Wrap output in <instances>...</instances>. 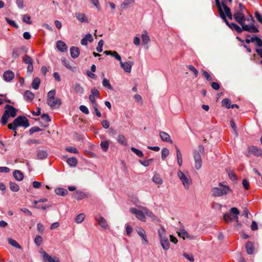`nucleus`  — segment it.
<instances>
[{
	"mask_svg": "<svg viewBox=\"0 0 262 262\" xmlns=\"http://www.w3.org/2000/svg\"><path fill=\"white\" fill-rule=\"evenodd\" d=\"M109 146H110L109 140H103V141H102L100 143V147H101L102 150L104 152H106L107 151Z\"/></svg>",
	"mask_w": 262,
	"mask_h": 262,
	"instance_id": "obj_30",
	"label": "nucleus"
},
{
	"mask_svg": "<svg viewBox=\"0 0 262 262\" xmlns=\"http://www.w3.org/2000/svg\"><path fill=\"white\" fill-rule=\"evenodd\" d=\"M24 96L25 99L27 101H31L34 98V94L29 91H26Z\"/></svg>",
	"mask_w": 262,
	"mask_h": 262,
	"instance_id": "obj_33",
	"label": "nucleus"
},
{
	"mask_svg": "<svg viewBox=\"0 0 262 262\" xmlns=\"http://www.w3.org/2000/svg\"><path fill=\"white\" fill-rule=\"evenodd\" d=\"M121 67L124 70L126 73H130L132 70V67L134 64L133 61H128L123 62L121 60L120 62Z\"/></svg>",
	"mask_w": 262,
	"mask_h": 262,
	"instance_id": "obj_12",
	"label": "nucleus"
},
{
	"mask_svg": "<svg viewBox=\"0 0 262 262\" xmlns=\"http://www.w3.org/2000/svg\"><path fill=\"white\" fill-rule=\"evenodd\" d=\"M158 236L162 248L165 250H168L170 247V244L166 231L163 227H161L158 230Z\"/></svg>",
	"mask_w": 262,
	"mask_h": 262,
	"instance_id": "obj_6",
	"label": "nucleus"
},
{
	"mask_svg": "<svg viewBox=\"0 0 262 262\" xmlns=\"http://www.w3.org/2000/svg\"><path fill=\"white\" fill-rule=\"evenodd\" d=\"M47 103L52 109L59 108L61 103V100L57 98H55L51 100H47Z\"/></svg>",
	"mask_w": 262,
	"mask_h": 262,
	"instance_id": "obj_11",
	"label": "nucleus"
},
{
	"mask_svg": "<svg viewBox=\"0 0 262 262\" xmlns=\"http://www.w3.org/2000/svg\"><path fill=\"white\" fill-rule=\"evenodd\" d=\"M226 23V24L232 30H235L238 33H241L243 30V27L242 28L239 27L235 23H229L227 19L226 18V15H225V17L221 18Z\"/></svg>",
	"mask_w": 262,
	"mask_h": 262,
	"instance_id": "obj_10",
	"label": "nucleus"
},
{
	"mask_svg": "<svg viewBox=\"0 0 262 262\" xmlns=\"http://www.w3.org/2000/svg\"><path fill=\"white\" fill-rule=\"evenodd\" d=\"M103 43L104 42L102 39L99 40V41L98 42L97 47L96 48V50L98 52L100 53L102 51V47L103 45Z\"/></svg>",
	"mask_w": 262,
	"mask_h": 262,
	"instance_id": "obj_57",
	"label": "nucleus"
},
{
	"mask_svg": "<svg viewBox=\"0 0 262 262\" xmlns=\"http://www.w3.org/2000/svg\"><path fill=\"white\" fill-rule=\"evenodd\" d=\"M248 150L256 156L262 155V150L256 146H251L248 147Z\"/></svg>",
	"mask_w": 262,
	"mask_h": 262,
	"instance_id": "obj_15",
	"label": "nucleus"
},
{
	"mask_svg": "<svg viewBox=\"0 0 262 262\" xmlns=\"http://www.w3.org/2000/svg\"><path fill=\"white\" fill-rule=\"evenodd\" d=\"M23 61L27 64H31L33 63V60L31 58L30 56H29L28 55H25L23 57Z\"/></svg>",
	"mask_w": 262,
	"mask_h": 262,
	"instance_id": "obj_38",
	"label": "nucleus"
},
{
	"mask_svg": "<svg viewBox=\"0 0 262 262\" xmlns=\"http://www.w3.org/2000/svg\"><path fill=\"white\" fill-rule=\"evenodd\" d=\"M179 235L182 237L184 239L185 238L191 239V236L189 235L188 232L184 229H181L180 231L178 232Z\"/></svg>",
	"mask_w": 262,
	"mask_h": 262,
	"instance_id": "obj_31",
	"label": "nucleus"
},
{
	"mask_svg": "<svg viewBox=\"0 0 262 262\" xmlns=\"http://www.w3.org/2000/svg\"><path fill=\"white\" fill-rule=\"evenodd\" d=\"M142 39L143 44L147 45L150 41V38L148 35H147V33L145 31L144 33L142 35Z\"/></svg>",
	"mask_w": 262,
	"mask_h": 262,
	"instance_id": "obj_40",
	"label": "nucleus"
},
{
	"mask_svg": "<svg viewBox=\"0 0 262 262\" xmlns=\"http://www.w3.org/2000/svg\"><path fill=\"white\" fill-rule=\"evenodd\" d=\"M90 95H92L94 97L98 98L99 97V92L95 88L92 89Z\"/></svg>",
	"mask_w": 262,
	"mask_h": 262,
	"instance_id": "obj_53",
	"label": "nucleus"
},
{
	"mask_svg": "<svg viewBox=\"0 0 262 262\" xmlns=\"http://www.w3.org/2000/svg\"><path fill=\"white\" fill-rule=\"evenodd\" d=\"M160 136L163 141L172 143L170 137L167 133L164 132H160Z\"/></svg>",
	"mask_w": 262,
	"mask_h": 262,
	"instance_id": "obj_23",
	"label": "nucleus"
},
{
	"mask_svg": "<svg viewBox=\"0 0 262 262\" xmlns=\"http://www.w3.org/2000/svg\"><path fill=\"white\" fill-rule=\"evenodd\" d=\"M235 20L243 27V30L250 33H257L258 29L253 24L247 25L245 24L246 20L245 16L242 11H237L233 14Z\"/></svg>",
	"mask_w": 262,
	"mask_h": 262,
	"instance_id": "obj_1",
	"label": "nucleus"
},
{
	"mask_svg": "<svg viewBox=\"0 0 262 262\" xmlns=\"http://www.w3.org/2000/svg\"><path fill=\"white\" fill-rule=\"evenodd\" d=\"M25 48L22 47H18V48H14L13 49L12 53V57L13 58V59H16L18 58L20 55H21L23 52L24 51Z\"/></svg>",
	"mask_w": 262,
	"mask_h": 262,
	"instance_id": "obj_13",
	"label": "nucleus"
},
{
	"mask_svg": "<svg viewBox=\"0 0 262 262\" xmlns=\"http://www.w3.org/2000/svg\"><path fill=\"white\" fill-rule=\"evenodd\" d=\"M56 92L55 90H52L49 91L48 93V100L53 99L56 98L55 96Z\"/></svg>",
	"mask_w": 262,
	"mask_h": 262,
	"instance_id": "obj_52",
	"label": "nucleus"
},
{
	"mask_svg": "<svg viewBox=\"0 0 262 262\" xmlns=\"http://www.w3.org/2000/svg\"><path fill=\"white\" fill-rule=\"evenodd\" d=\"M66 150L67 151L71 152V153H74V154L78 153V151L77 149V148H76L75 147H71V146L67 147H66Z\"/></svg>",
	"mask_w": 262,
	"mask_h": 262,
	"instance_id": "obj_58",
	"label": "nucleus"
},
{
	"mask_svg": "<svg viewBox=\"0 0 262 262\" xmlns=\"http://www.w3.org/2000/svg\"><path fill=\"white\" fill-rule=\"evenodd\" d=\"M37 231L40 233H43V231H44V226L43 225L41 224V223H38L37 225Z\"/></svg>",
	"mask_w": 262,
	"mask_h": 262,
	"instance_id": "obj_62",
	"label": "nucleus"
},
{
	"mask_svg": "<svg viewBox=\"0 0 262 262\" xmlns=\"http://www.w3.org/2000/svg\"><path fill=\"white\" fill-rule=\"evenodd\" d=\"M5 111L1 118V123L6 125L9 117L14 118L16 116L17 110L13 106L7 104L5 107Z\"/></svg>",
	"mask_w": 262,
	"mask_h": 262,
	"instance_id": "obj_5",
	"label": "nucleus"
},
{
	"mask_svg": "<svg viewBox=\"0 0 262 262\" xmlns=\"http://www.w3.org/2000/svg\"><path fill=\"white\" fill-rule=\"evenodd\" d=\"M222 6L224 10V14L226 15V17H228L230 19H232V15L230 10V9L227 6L226 4L224 3V2H222Z\"/></svg>",
	"mask_w": 262,
	"mask_h": 262,
	"instance_id": "obj_20",
	"label": "nucleus"
},
{
	"mask_svg": "<svg viewBox=\"0 0 262 262\" xmlns=\"http://www.w3.org/2000/svg\"><path fill=\"white\" fill-rule=\"evenodd\" d=\"M13 176L16 180L20 181L24 178L23 173L19 170H15L13 173Z\"/></svg>",
	"mask_w": 262,
	"mask_h": 262,
	"instance_id": "obj_28",
	"label": "nucleus"
},
{
	"mask_svg": "<svg viewBox=\"0 0 262 262\" xmlns=\"http://www.w3.org/2000/svg\"><path fill=\"white\" fill-rule=\"evenodd\" d=\"M96 220L102 228L104 229L108 228L107 223L103 217L99 216L98 217H96Z\"/></svg>",
	"mask_w": 262,
	"mask_h": 262,
	"instance_id": "obj_17",
	"label": "nucleus"
},
{
	"mask_svg": "<svg viewBox=\"0 0 262 262\" xmlns=\"http://www.w3.org/2000/svg\"><path fill=\"white\" fill-rule=\"evenodd\" d=\"M102 85L104 87L107 88L108 89L110 90H113V87L110 84V81L106 78H103L102 80Z\"/></svg>",
	"mask_w": 262,
	"mask_h": 262,
	"instance_id": "obj_44",
	"label": "nucleus"
},
{
	"mask_svg": "<svg viewBox=\"0 0 262 262\" xmlns=\"http://www.w3.org/2000/svg\"><path fill=\"white\" fill-rule=\"evenodd\" d=\"M67 162L71 167H74L77 164V160L75 157L68 158L67 160Z\"/></svg>",
	"mask_w": 262,
	"mask_h": 262,
	"instance_id": "obj_36",
	"label": "nucleus"
},
{
	"mask_svg": "<svg viewBox=\"0 0 262 262\" xmlns=\"http://www.w3.org/2000/svg\"><path fill=\"white\" fill-rule=\"evenodd\" d=\"M255 17L256 18V19H257V20L259 23L262 24V16H261V15L258 12H256L255 13Z\"/></svg>",
	"mask_w": 262,
	"mask_h": 262,
	"instance_id": "obj_64",
	"label": "nucleus"
},
{
	"mask_svg": "<svg viewBox=\"0 0 262 262\" xmlns=\"http://www.w3.org/2000/svg\"><path fill=\"white\" fill-rule=\"evenodd\" d=\"M205 149L202 145H199L198 151L194 150L193 152V158L195 161V167L196 169H199L202 166V160L201 154H204Z\"/></svg>",
	"mask_w": 262,
	"mask_h": 262,
	"instance_id": "obj_7",
	"label": "nucleus"
},
{
	"mask_svg": "<svg viewBox=\"0 0 262 262\" xmlns=\"http://www.w3.org/2000/svg\"><path fill=\"white\" fill-rule=\"evenodd\" d=\"M85 216L84 213H80L77 215L75 219V222L77 224L81 223L83 221Z\"/></svg>",
	"mask_w": 262,
	"mask_h": 262,
	"instance_id": "obj_41",
	"label": "nucleus"
},
{
	"mask_svg": "<svg viewBox=\"0 0 262 262\" xmlns=\"http://www.w3.org/2000/svg\"><path fill=\"white\" fill-rule=\"evenodd\" d=\"M80 51L78 48L76 47H72L70 48V54L72 57L76 58L79 55Z\"/></svg>",
	"mask_w": 262,
	"mask_h": 262,
	"instance_id": "obj_22",
	"label": "nucleus"
},
{
	"mask_svg": "<svg viewBox=\"0 0 262 262\" xmlns=\"http://www.w3.org/2000/svg\"><path fill=\"white\" fill-rule=\"evenodd\" d=\"M30 124L28 119L24 116H18L15 119L12 123H9L8 125L9 129L12 130H15L17 127L23 126L25 128H27L29 126Z\"/></svg>",
	"mask_w": 262,
	"mask_h": 262,
	"instance_id": "obj_4",
	"label": "nucleus"
},
{
	"mask_svg": "<svg viewBox=\"0 0 262 262\" xmlns=\"http://www.w3.org/2000/svg\"><path fill=\"white\" fill-rule=\"evenodd\" d=\"M232 192V190L229 186L224 185L222 183H220L219 187L212 188L211 191V195L214 197L226 195Z\"/></svg>",
	"mask_w": 262,
	"mask_h": 262,
	"instance_id": "obj_3",
	"label": "nucleus"
},
{
	"mask_svg": "<svg viewBox=\"0 0 262 262\" xmlns=\"http://www.w3.org/2000/svg\"><path fill=\"white\" fill-rule=\"evenodd\" d=\"M242 185L245 189L248 190L249 189V183L246 179H244L243 180Z\"/></svg>",
	"mask_w": 262,
	"mask_h": 262,
	"instance_id": "obj_63",
	"label": "nucleus"
},
{
	"mask_svg": "<svg viewBox=\"0 0 262 262\" xmlns=\"http://www.w3.org/2000/svg\"><path fill=\"white\" fill-rule=\"evenodd\" d=\"M56 47L60 51L64 52L67 51V46L64 42L59 40L56 42Z\"/></svg>",
	"mask_w": 262,
	"mask_h": 262,
	"instance_id": "obj_19",
	"label": "nucleus"
},
{
	"mask_svg": "<svg viewBox=\"0 0 262 262\" xmlns=\"http://www.w3.org/2000/svg\"><path fill=\"white\" fill-rule=\"evenodd\" d=\"M188 68L190 71L193 73L195 77L198 76L199 73L198 71L192 65H189Z\"/></svg>",
	"mask_w": 262,
	"mask_h": 262,
	"instance_id": "obj_54",
	"label": "nucleus"
},
{
	"mask_svg": "<svg viewBox=\"0 0 262 262\" xmlns=\"http://www.w3.org/2000/svg\"><path fill=\"white\" fill-rule=\"evenodd\" d=\"M152 179L153 182L157 184H161L163 183L162 179L158 174H155Z\"/></svg>",
	"mask_w": 262,
	"mask_h": 262,
	"instance_id": "obj_43",
	"label": "nucleus"
},
{
	"mask_svg": "<svg viewBox=\"0 0 262 262\" xmlns=\"http://www.w3.org/2000/svg\"><path fill=\"white\" fill-rule=\"evenodd\" d=\"M130 150L139 157L142 158L144 157V154L141 150H139L135 147H131Z\"/></svg>",
	"mask_w": 262,
	"mask_h": 262,
	"instance_id": "obj_45",
	"label": "nucleus"
},
{
	"mask_svg": "<svg viewBox=\"0 0 262 262\" xmlns=\"http://www.w3.org/2000/svg\"><path fill=\"white\" fill-rule=\"evenodd\" d=\"M40 83V80L38 77H35L32 83V86L35 90H37L39 88Z\"/></svg>",
	"mask_w": 262,
	"mask_h": 262,
	"instance_id": "obj_37",
	"label": "nucleus"
},
{
	"mask_svg": "<svg viewBox=\"0 0 262 262\" xmlns=\"http://www.w3.org/2000/svg\"><path fill=\"white\" fill-rule=\"evenodd\" d=\"M42 242V238L40 235H36L35 239H34V242L37 246H40Z\"/></svg>",
	"mask_w": 262,
	"mask_h": 262,
	"instance_id": "obj_55",
	"label": "nucleus"
},
{
	"mask_svg": "<svg viewBox=\"0 0 262 262\" xmlns=\"http://www.w3.org/2000/svg\"><path fill=\"white\" fill-rule=\"evenodd\" d=\"M93 41V38L92 35L90 33L86 34L85 36L81 40V43L82 45H86L88 41L91 42Z\"/></svg>",
	"mask_w": 262,
	"mask_h": 262,
	"instance_id": "obj_24",
	"label": "nucleus"
},
{
	"mask_svg": "<svg viewBox=\"0 0 262 262\" xmlns=\"http://www.w3.org/2000/svg\"><path fill=\"white\" fill-rule=\"evenodd\" d=\"M223 219L225 222L227 223H231L233 220L231 215L227 213H225L224 214Z\"/></svg>",
	"mask_w": 262,
	"mask_h": 262,
	"instance_id": "obj_50",
	"label": "nucleus"
},
{
	"mask_svg": "<svg viewBox=\"0 0 262 262\" xmlns=\"http://www.w3.org/2000/svg\"><path fill=\"white\" fill-rule=\"evenodd\" d=\"M104 53L107 55H111L114 57L115 59L119 60L120 62L121 60V56L118 54V53L116 51H105L104 52Z\"/></svg>",
	"mask_w": 262,
	"mask_h": 262,
	"instance_id": "obj_26",
	"label": "nucleus"
},
{
	"mask_svg": "<svg viewBox=\"0 0 262 262\" xmlns=\"http://www.w3.org/2000/svg\"><path fill=\"white\" fill-rule=\"evenodd\" d=\"M215 2L220 14V16L221 17V18H224L225 14H224V12L222 9V3L221 4L220 0H215Z\"/></svg>",
	"mask_w": 262,
	"mask_h": 262,
	"instance_id": "obj_25",
	"label": "nucleus"
},
{
	"mask_svg": "<svg viewBox=\"0 0 262 262\" xmlns=\"http://www.w3.org/2000/svg\"><path fill=\"white\" fill-rule=\"evenodd\" d=\"M41 129L38 126H34L33 127H31L30 130L29 132L31 134H33V133L40 131Z\"/></svg>",
	"mask_w": 262,
	"mask_h": 262,
	"instance_id": "obj_61",
	"label": "nucleus"
},
{
	"mask_svg": "<svg viewBox=\"0 0 262 262\" xmlns=\"http://www.w3.org/2000/svg\"><path fill=\"white\" fill-rule=\"evenodd\" d=\"M48 153L46 150H39L37 153V159L39 160H43L46 159L48 157Z\"/></svg>",
	"mask_w": 262,
	"mask_h": 262,
	"instance_id": "obj_27",
	"label": "nucleus"
},
{
	"mask_svg": "<svg viewBox=\"0 0 262 262\" xmlns=\"http://www.w3.org/2000/svg\"><path fill=\"white\" fill-rule=\"evenodd\" d=\"M117 140L119 143L123 145H126L127 140L125 136L122 134H119L117 138Z\"/></svg>",
	"mask_w": 262,
	"mask_h": 262,
	"instance_id": "obj_32",
	"label": "nucleus"
},
{
	"mask_svg": "<svg viewBox=\"0 0 262 262\" xmlns=\"http://www.w3.org/2000/svg\"><path fill=\"white\" fill-rule=\"evenodd\" d=\"M14 78V73L11 70H8L4 72L3 78L7 82L11 81Z\"/></svg>",
	"mask_w": 262,
	"mask_h": 262,
	"instance_id": "obj_14",
	"label": "nucleus"
},
{
	"mask_svg": "<svg viewBox=\"0 0 262 262\" xmlns=\"http://www.w3.org/2000/svg\"><path fill=\"white\" fill-rule=\"evenodd\" d=\"M247 253L248 254H253L254 251V244L251 242H248L245 246Z\"/></svg>",
	"mask_w": 262,
	"mask_h": 262,
	"instance_id": "obj_18",
	"label": "nucleus"
},
{
	"mask_svg": "<svg viewBox=\"0 0 262 262\" xmlns=\"http://www.w3.org/2000/svg\"><path fill=\"white\" fill-rule=\"evenodd\" d=\"M9 243L12 245V246L14 247H16V248H19V249H20L21 248V247L19 245V244L15 240L13 239H9Z\"/></svg>",
	"mask_w": 262,
	"mask_h": 262,
	"instance_id": "obj_51",
	"label": "nucleus"
},
{
	"mask_svg": "<svg viewBox=\"0 0 262 262\" xmlns=\"http://www.w3.org/2000/svg\"><path fill=\"white\" fill-rule=\"evenodd\" d=\"M40 253L42 256V259L44 262H60L58 257L56 256L52 257L43 250L41 251Z\"/></svg>",
	"mask_w": 262,
	"mask_h": 262,
	"instance_id": "obj_9",
	"label": "nucleus"
},
{
	"mask_svg": "<svg viewBox=\"0 0 262 262\" xmlns=\"http://www.w3.org/2000/svg\"><path fill=\"white\" fill-rule=\"evenodd\" d=\"M23 21L27 24H31L32 23L30 16L27 14H25L23 16Z\"/></svg>",
	"mask_w": 262,
	"mask_h": 262,
	"instance_id": "obj_56",
	"label": "nucleus"
},
{
	"mask_svg": "<svg viewBox=\"0 0 262 262\" xmlns=\"http://www.w3.org/2000/svg\"><path fill=\"white\" fill-rule=\"evenodd\" d=\"M6 21L11 26L15 27V28H18V26L15 23L14 20H12L8 18V17L5 18Z\"/></svg>",
	"mask_w": 262,
	"mask_h": 262,
	"instance_id": "obj_59",
	"label": "nucleus"
},
{
	"mask_svg": "<svg viewBox=\"0 0 262 262\" xmlns=\"http://www.w3.org/2000/svg\"><path fill=\"white\" fill-rule=\"evenodd\" d=\"M169 154V151L167 148H163L161 150V158L163 160L168 156Z\"/></svg>",
	"mask_w": 262,
	"mask_h": 262,
	"instance_id": "obj_46",
	"label": "nucleus"
},
{
	"mask_svg": "<svg viewBox=\"0 0 262 262\" xmlns=\"http://www.w3.org/2000/svg\"><path fill=\"white\" fill-rule=\"evenodd\" d=\"M231 101L228 98H224L222 101V104L227 108H231Z\"/></svg>",
	"mask_w": 262,
	"mask_h": 262,
	"instance_id": "obj_42",
	"label": "nucleus"
},
{
	"mask_svg": "<svg viewBox=\"0 0 262 262\" xmlns=\"http://www.w3.org/2000/svg\"><path fill=\"white\" fill-rule=\"evenodd\" d=\"M137 231L138 234L142 237V238L144 241H145V242L146 243H148V241L147 239V237H146V234H145V232L144 230V229H143L141 228H138V229H137Z\"/></svg>",
	"mask_w": 262,
	"mask_h": 262,
	"instance_id": "obj_34",
	"label": "nucleus"
},
{
	"mask_svg": "<svg viewBox=\"0 0 262 262\" xmlns=\"http://www.w3.org/2000/svg\"><path fill=\"white\" fill-rule=\"evenodd\" d=\"M79 110L80 111H81L82 113H84L85 114H89V111L86 106L85 105H80L79 107Z\"/></svg>",
	"mask_w": 262,
	"mask_h": 262,
	"instance_id": "obj_60",
	"label": "nucleus"
},
{
	"mask_svg": "<svg viewBox=\"0 0 262 262\" xmlns=\"http://www.w3.org/2000/svg\"><path fill=\"white\" fill-rule=\"evenodd\" d=\"M135 2V0H124L123 3L121 4V7L122 9L126 8L129 5L133 4Z\"/></svg>",
	"mask_w": 262,
	"mask_h": 262,
	"instance_id": "obj_47",
	"label": "nucleus"
},
{
	"mask_svg": "<svg viewBox=\"0 0 262 262\" xmlns=\"http://www.w3.org/2000/svg\"><path fill=\"white\" fill-rule=\"evenodd\" d=\"M73 88L76 93L82 94L84 92L83 88L79 83L74 84Z\"/></svg>",
	"mask_w": 262,
	"mask_h": 262,
	"instance_id": "obj_29",
	"label": "nucleus"
},
{
	"mask_svg": "<svg viewBox=\"0 0 262 262\" xmlns=\"http://www.w3.org/2000/svg\"><path fill=\"white\" fill-rule=\"evenodd\" d=\"M154 161V159L152 158L148 159L147 160H139V162L144 166H148L151 164Z\"/></svg>",
	"mask_w": 262,
	"mask_h": 262,
	"instance_id": "obj_49",
	"label": "nucleus"
},
{
	"mask_svg": "<svg viewBox=\"0 0 262 262\" xmlns=\"http://www.w3.org/2000/svg\"><path fill=\"white\" fill-rule=\"evenodd\" d=\"M75 17L80 23H88V18L83 13H76Z\"/></svg>",
	"mask_w": 262,
	"mask_h": 262,
	"instance_id": "obj_21",
	"label": "nucleus"
},
{
	"mask_svg": "<svg viewBox=\"0 0 262 262\" xmlns=\"http://www.w3.org/2000/svg\"><path fill=\"white\" fill-rule=\"evenodd\" d=\"M178 177L182 181L184 187L188 189L191 183L190 177L189 176H185L184 173L180 170L178 172Z\"/></svg>",
	"mask_w": 262,
	"mask_h": 262,
	"instance_id": "obj_8",
	"label": "nucleus"
},
{
	"mask_svg": "<svg viewBox=\"0 0 262 262\" xmlns=\"http://www.w3.org/2000/svg\"><path fill=\"white\" fill-rule=\"evenodd\" d=\"M202 73L203 76L207 81H211L212 79V76L211 75L208 73L207 71L202 70L201 71Z\"/></svg>",
	"mask_w": 262,
	"mask_h": 262,
	"instance_id": "obj_48",
	"label": "nucleus"
},
{
	"mask_svg": "<svg viewBox=\"0 0 262 262\" xmlns=\"http://www.w3.org/2000/svg\"><path fill=\"white\" fill-rule=\"evenodd\" d=\"M140 209H138L136 208H130V211L134 214H135L136 217L142 222L145 221V214L147 216L151 217L152 219H155L156 216L154 214L148 210L147 208L143 207H140Z\"/></svg>",
	"mask_w": 262,
	"mask_h": 262,
	"instance_id": "obj_2",
	"label": "nucleus"
},
{
	"mask_svg": "<svg viewBox=\"0 0 262 262\" xmlns=\"http://www.w3.org/2000/svg\"><path fill=\"white\" fill-rule=\"evenodd\" d=\"M55 193L61 196H65L68 193V191L67 189L63 188H57L55 190Z\"/></svg>",
	"mask_w": 262,
	"mask_h": 262,
	"instance_id": "obj_35",
	"label": "nucleus"
},
{
	"mask_svg": "<svg viewBox=\"0 0 262 262\" xmlns=\"http://www.w3.org/2000/svg\"><path fill=\"white\" fill-rule=\"evenodd\" d=\"M89 195L82 191L77 190L74 193V198L78 200H81L88 198Z\"/></svg>",
	"mask_w": 262,
	"mask_h": 262,
	"instance_id": "obj_16",
	"label": "nucleus"
},
{
	"mask_svg": "<svg viewBox=\"0 0 262 262\" xmlns=\"http://www.w3.org/2000/svg\"><path fill=\"white\" fill-rule=\"evenodd\" d=\"M9 187L11 190L14 192H17L19 189V186L16 183L12 182L9 183Z\"/></svg>",
	"mask_w": 262,
	"mask_h": 262,
	"instance_id": "obj_39",
	"label": "nucleus"
}]
</instances>
